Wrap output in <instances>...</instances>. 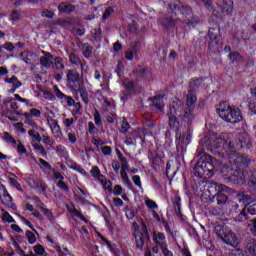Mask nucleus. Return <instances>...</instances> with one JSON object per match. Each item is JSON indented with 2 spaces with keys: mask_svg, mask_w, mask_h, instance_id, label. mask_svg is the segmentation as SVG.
<instances>
[{
  "mask_svg": "<svg viewBox=\"0 0 256 256\" xmlns=\"http://www.w3.org/2000/svg\"><path fill=\"white\" fill-rule=\"evenodd\" d=\"M147 71L148 70L145 67L139 66L136 70V76L140 78L145 77V75H147Z\"/></svg>",
  "mask_w": 256,
  "mask_h": 256,
  "instance_id": "obj_50",
  "label": "nucleus"
},
{
  "mask_svg": "<svg viewBox=\"0 0 256 256\" xmlns=\"http://www.w3.org/2000/svg\"><path fill=\"white\" fill-rule=\"evenodd\" d=\"M1 115H2V117H7V119H9V121H17L13 117H10V115H13V111H11L7 108L2 110Z\"/></svg>",
  "mask_w": 256,
  "mask_h": 256,
  "instance_id": "obj_47",
  "label": "nucleus"
},
{
  "mask_svg": "<svg viewBox=\"0 0 256 256\" xmlns=\"http://www.w3.org/2000/svg\"><path fill=\"white\" fill-rule=\"evenodd\" d=\"M113 13H115V10L113 9V7L106 8V10L102 16L103 21H107V19H109V17H111V15Z\"/></svg>",
  "mask_w": 256,
  "mask_h": 256,
  "instance_id": "obj_44",
  "label": "nucleus"
},
{
  "mask_svg": "<svg viewBox=\"0 0 256 256\" xmlns=\"http://www.w3.org/2000/svg\"><path fill=\"white\" fill-rule=\"evenodd\" d=\"M119 159L122 163V171H128L129 170V162H127V158L125 156H123V154L119 155Z\"/></svg>",
  "mask_w": 256,
  "mask_h": 256,
  "instance_id": "obj_39",
  "label": "nucleus"
},
{
  "mask_svg": "<svg viewBox=\"0 0 256 256\" xmlns=\"http://www.w3.org/2000/svg\"><path fill=\"white\" fill-rule=\"evenodd\" d=\"M34 252L36 253V256L37 255H41V256H46L47 255V252L45 251V248L41 244H38V245L34 246Z\"/></svg>",
  "mask_w": 256,
  "mask_h": 256,
  "instance_id": "obj_37",
  "label": "nucleus"
},
{
  "mask_svg": "<svg viewBox=\"0 0 256 256\" xmlns=\"http://www.w3.org/2000/svg\"><path fill=\"white\" fill-rule=\"evenodd\" d=\"M195 103H197V95H195V92L189 90L186 97L187 108L185 109L182 117V121L188 125H191L195 119V114H193V111H195Z\"/></svg>",
  "mask_w": 256,
  "mask_h": 256,
  "instance_id": "obj_3",
  "label": "nucleus"
},
{
  "mask_svg": "<svg viewBox=\"0 0 256 256\" xmlns=\"http://www.w3.org/2000/svg\"><path fill=\"white\" fill-rule=\"evenodd\" d=\"M58 11L60 13H65L66 15H70V13L75 11V5L68 2H62L58 5Z\"/></svg>",
  "mask_w": 256,
  "mask_h": 256,
  "instance_id": "obj_18",
  "label": "nucleus"
},
{
  "mask_svg": "<svg viewBox=\"0 0 256 256\" xmlns=\"http://www.w3.org/2000/svg\"><path fill=\"white\" fill-rule=\"evenodd\" d=\"M203 83V78H192L190 80V90L192 91V93H195V91H197V89H199V87H201V84Z\"/></svg>",
  "mask_w": 256,
  "mask_h": 256,
  "instance_id": "obj_22",
  "label": "nucleus"
},
{
  "mask_svg": "<svg viewBox=\"0 0 256 256\" xmlns=\"http://www.w3.org/2000/svg\"><path fill=\"white\" fill-rule=\"evenodd\" d=\"M101 184L103 185L104 189H108L109 191H111L112 183L110 182V180H107V178H105V176H104V180H103V182H101Z\"/></svg>",
  "mask_w": 256,
  "mask_h": 256,
  "instance_id": "obj_63",
  "label": "nucleus"
},
{
  "mask_svg": "<svg viewBox=\"0 0 256 256\" xmlns=\"http://www.w3.org/2000/svg\"><path fill=\"white\" fill-rule=\"evenodd\" d=\"M246 248L248 249L250 255L256 256V240L251 238L247 241Z\"/></svg>",
  "mask_w": 256,
  "mask_h": 256,
  "instance_id": "obj_25",
  "label": "nucleus"
},
{
  "mask_svg": "<svg viewBox=\"0 0 256 256\" xmlns=\"http://www.w3.org/2000/svg\"><path fill=\"white\" fill-rule=\"evenodd\" d=\"M213 185L216 191H218L214 196L217 205H219V207H222V209H227V207H231V204H229V196L225 194L227 193V191H229V188L223 184L213 183Z\"/></svg>",
  "mask_w": 256,
  "mask_h": 256,
  "instance_id": "obj_4",
  "label": "nucleus"
},
{
  "mask_svg": "<svg viewBox=\"0 0 256 256\" xmlns=\"http://www.w3.org/2000/svg\"><path fill=\"white\" fill-rule=\"evenodd\" d=\"M131 47H132V49H130V51L133 52L135 57H138L139 56V42L138 41L134 42V44H132Z\"/></svg>",
  "mask_w": 256,
  "mask_h": 256,
  "instance_id": "obj_55",
  "label": "nucleus"
},
{
  "mask_svg": "<svg viewBox=\"0 0 256 256\" xmlns=\"http://www.w3.org/2000/svg\"><path fill=\"white\" fill-rule=\"evenodd\" d=\"M51 131H52V133H60L61 132V128L59 127L57 120L52 121Z\"/></svg>",
  "mask_w": 256,
  "mask_h": 256,
  "instance_id": "obj_54",
  "label": "nucleus"
},
{
  "mask_svg": "<svg viewBox=\"0 0 256 256\" xmlns=\"http://www.w3.org/2000/svg\"><path fill=\"white\" fill-rule=\"evenodd\" d=\"M177 21L173 18H162L160 19V23L162 27L169 33H175V30L177 31Z\"/></svg>",
  "mask_w": 256,
  "mask_h": 256,
  "instance_id": "obj_12",
  "label": "nucleus"
},
{
  "mask_svg": "<svg viewBox=\"0 0 256 256\" xmlns=\"http://www.w3.org/2000/svg\"><path fill=\"white\" fill-rule=\"evenodd\" d=\"M173 203L176 215H181V197H176Z\"/></svg>",
  "mask_w": 256,
  "mask_h": 256,
  "instance_id": "obj_36",
  "label": "nucleus"
},
{
  "mask_svg": "<svg viewBox=\"0 0 256 256\" xmlns=\"http://www.w3.org/2000/svg\"><path fill=\"white\" fill-rule=\"evenodd\" d=\"M129 122H127V120H125V118H123L122 123H121V127H120V131L122 133H125L126 131H129Z\"/></svg>",
  "mask_w": 256,
  "mask_h": 256,
  "instance_id": "obj_53",
  "label": "nucleus"
},
{
  "mask_svg": "<svg viewBox=\"0 0 256 256\" xmlns=\"http://www.w3.org/2000/svg\"><path fill=\"white\" fill-rule=\"evenodd\" d=\"M149 101H151L150 107L163 111V107H165V104L163 103V95L160 94L153 98H149Z\"/></svg>",
  "mask_w": 256,
  "mask_h": 256,
  "instance_id": "obj_16",
  "label": "nucleus"
},
{
  "mask_svg": "<svg viewBox=\"0 0 256 256\" xmlns=\"http://www.w3.org/2000/svg\"><path fill=\"white\" fill-rule=\"evenodd\" d=\"M69 61L72 65H75L76 67H79V65H81L82 60L75 53H70L69 54Z\"/></svg>",
  "mask_w": 256,
  "mask_h": 256,
  "instance_id": "obj_27",
  "label": "nucleus"
},
{
  "mask_svg": "<svg viewBox=\"0 0 256 256\" xmlns=\"http://www.w3.org/2000/svg\"><path fill=\"white\" fill-rule=\"evenodd\" d=\"M1 189L3 193L1 198L3 205H5V207H7L8 209H13L15 211V209H17V206L13 204V197H11V194H9L5 186L1 185Z\"/></svg>",
  "mask_w": 256,
  "mask_h": 256,
  "instance_id": "obj_10",
  "label": "nucleus"
},
{
  "mask_svg": "<svg viewBox=\"0 0 256 256\" xmlns=\"http://www.w3.org/2000/svg\"><path fill=\"white\" fill-rule=\"evenodd\" d=\"M78 91L84 103H88L89 98H88L87 88L80 86L78 87Z\"/></svg>",
  "mask_w": 256,
  "mask_h": 256,
  "instance_id": "obj_34",
  "label": "nucleus"
},
{
  "mask_svg": "<svg viewBox=\"0 0 256 256\" xmlns=\"http://www.w3.org/2000/svg\"><path fill=\"white\" fill-rule=\"evenodd\" d=\"M208 37L210 39L208 48L210 51L214 53H221L223 50V41L221 40V36H219V32L215 28H210L208 31Z\"/></svg>",
  "mask_w": 256,
  "mask_h": 256,
  "instance_id": "obj_5",
  "label": "nucleus"
},
{
  "mask_svg": "<svg viewBox=\"0 0 256 256\" xmlns=\"http://www.w3.org/2000/svg\"><path fill=\"white\" fill-rule=\"evenodd\" d=\"M214 155H218V157H227L229 155V151L227 150H210Z\"/></svg>",
  "mask_w": 256,
  "mask_h": 256,
  "instance_id": "obj_52",
  "label": "nucleus"
},
{
  "mask_svg": "<svg viewBox=\"0 0 256 256\" xmlns=\"http://www.w3.org/2000/svg\"><path fill=\"white\" fill-rule=\"evenodd\" d=\"M248 187H255L256 189V170H254L248 180Z\"/></svg>",
  "mask_w": 256,
  "mask_h": 256,
  "instance_id": "obj_48",
  "label": "nucleus"
},
{
  "mask_svg": "<svg viewBox=\"0 0 256 256\" xmlns=\"http://www.w3.org/2000/svg\"><path fill=\"white\" fill-rule=\"evenodd\" d=\"M209 145V136H206L200 141V145L196 150V157L198 161L192 170L195 177L202 178L205 177V175L209 176L210 173H213L215 166L219 164L217 159H214L211 155L205 153V147L208 149Z\"/></svg>",
  "mask_w": 256,
  "mask_h": 256,
  "instance_id": "obj_1",
  "label": "nucleus"
},
{
  "mask_svg": "<svg viewBox=\"0 0 256 256\" xmlns=\"http://www.w3.org/2000/svg\"><path fill=\"white\" fill-rule=\"evenodd\" d=\"M42 213H44V215L47 217V219H49L51 221V223H55V216H53V213L51 212V210L47 209V208H41Z\"/></svg>",
  "mask_w": 256,
  "mask_h": 256,
  "instance_id": "obj_38",
  "label": "nucleus"
},
{
  "mask_svg": "<svg viewBox=\"0 0 256 256\" xmlns=\"http://www.w3.org/2000/svg\"><path fill=\"white\" fill-rule=\"evenodd\" d=\"M90 173L92 176L95 177V179H98L100 183H103V181H105V176L101 174V170H99V167L94 166Z\"/></svg>",
  "mask_w": 256,
  "mask_h": 256,
  "instance_id": "obj_23",
  "label": "nucleus"
},
{
  "mask_svg": "<svg viewBox=\"0 0 256 256\" xmlns=\"http://www.w3.org/2000/svg\"><path fill=\"white\" fill-rule=\"evenodd\" d=\"M234 163L237 165V167L245 168L248 165H251V158L244 154H238L234 160Z\"/></svg>",
  "mask_w": 256,
  "mask_h": 256,
  "instance_id": "obj_15",
  "label": "nucleus"
},
{
  "mask_svg": "<svg viewBox=\"0 0 256 256\" xmlns=\"http://www.w3.org/2000/svg\"><path fill=\"white\" fill-rule=\"evenodd\" d=\"M17 151H18L19 155H25V153H27V149L21 142H19L17 145Z\"/></svg>",
  "mask_w": 256,
  "mask_h": 256,
  "instance_id": "obj_60",
  "label": "nucleus"
},
{
  "mask_svg": "<svg viewBox=\"0 0 256 256\" xmlns=\"http://www.w3.org/2000/svg\"><path fill=\"white\" fill-rule=\"evenodd\" d=\"M39 163L40 167H44V169H48L49 171H51L52 167L51 164H49V162L45 161L43 158H40Z\"/></svg>",
  "mask_w": 256,
  "mask_h": 256,
  "instance_id": "obj_59",
  "label": "nucleus"
},
{
  "mask_svg": "<svg viewBox=\"0 0 256 256\" xmlns=\"http://www.w3.org/2000/svg\"><path fill=\"white\" fill-rule=\"evenodd\" d=\"M153 241L156 245H159L161 247V244L165 243V234H163L162 232H159L158 234H156L154 232Z\"/></svg>",
  "mask_w": 256,
  "mask_h": 256,
  "instance_id": "obj_26",
  "label": "nucleus"
},
{
  "mask_svg": "<svg viewBox=\"0 0 256 256\" xmlns=\"http://www.w3.org/2000/svg\"><path fill=\"white\" fill-rule=\"evenodd\" d=\"M216 111L219 117H221L223 121H227V123L235 124L243 121L241 110L231 107L227 102L220 103Z\"/></svg>",
  "mask_w": 256,
  "mask_h": 256,
  "instance_id": "obj_2",
  "label": "nucleus"
},
{
  "mask_svg": "<svg viewBox=\"0 0 256 256\" xmlns=\"http://www.w3.org/2000/svg\"><path fill=\"white\" fill-rule=\"evenodd\" d=\"M70 213L72 215H74L75 217H79V219H81V221H84L85 223H87V218H85V216L83 214H81V212H79V210H77V208L73 207V209L70 211Z\"/></svg>",
  "mask_w": 256,
  "mask_h": 256,
  "instance_id": "obj_42",
  "label": "nucleus"
},
{
  "mask_svg": "<svg viewBox=\"0 0 256 256\" xmlns=\"http://www.w3.org/2000/svg\"><path fill=\"white\" fill-rule=\"evenodd\" d=\"M58 187L62 190V191H65V193H68L69 192V186H67V184L65 183V181L63 180H60L58 181Z\"/></svg>",
  "mask_w": 256,
  "mask_h": 256,
  "instance_id": "obj_57",
  "label": "nucleus"
},
{
  "mask_svg": "<svg viewBox=\"0 0 256 256\" xmlns=\"http://www.w3.org/2000/svg\"><path fill=\"white\" fill-rule=\"evenodd\" d=\"M188 135L186 136V141H185V136H182L181 134H179V132H177L176 134V139H177V149L179 151V149L181 151H185V149H187V145H189V143H191V128H188Z\"/></svg>",
  "mask_w": 256,
  "mask_h": 256,
  "instance_id": "obj_9",
  "label": "nucleus"
},
{
  "mask_svg": "<svg viewBox=\"0 0 256 256\" xmlns=\"http://www.w3.org/2000/svg\"><path fill=\"white\" fill-rule=\"evenodd\" d=\"M32 146L34 147L35 151H37V153H40V155H42V157L47 156V151H45V147H43V145L34 142L32 143Z\"/></svg>",
  "mask_w": 256,
  "mask_h": 256,
  "instance_id": "obj_28",
  "label": "nucleus"
},
{
  "mask_svg": "<svg viewBox=\"0 0 256 256\" xmlns=\"http://www.w3.org/2000/svg\"><path fill=\"white\" fill-rule=\"evenodd\" d=\"M123 85L128 91H133L135 89V82H133V80L125 79Z\"/></svg>",
  "mask_w": 256,
  "mask_h": 256,
  "instance_id": "obj_41",
  "label": "nucleus"
},
{
  "mask_svg": "<svg viewBox=\"0 0 256 256\" xmlns=\"http://www.w3.org/2000/svg\"><path fill=\"white\" fill-rule=\"evenodd\" d=\"M233 169H234L233 167L227 166V164H223V163L219 164V171H220L222 177H224L226 181H227V179H229V173H231V171H233Z\"/></svg>",
  "mask_w": 256,
  "mask_h": 256,
  "instance_id": "obj_20",
  "label": "nucleus"
},
{
  "mask_svg": "<svg viewBox=\"0 0 256 256\" xmlns=\"http://www.w3.org/2000/svg\"><path fill=\"white\" fill-rule=\"evenodd\" d=\"M199 18L197 17V15H191L186 17V19L183 21V23H185L188 27H193L195 25H197V23H199Z\"/></svg>",
  "mask_w": 256,
  "mask_h": 256,
  "instance_id": "obj_24",
  "label": "nucleus"
},
{
  "mask_svg": "<svg viewBox=\"0 0 256 256\" xmlns=\"http://www.w3.org/2000/svg\"><path fill=\"white\" fill-rule=\"evenodd\" d=\"M144 119L146 120V122H145L146 127H149L150 129H153V127H155V120L151 119L149 117V114L145 115Z\"/></svg>",
  "mask_w": 256,
  "mask_h": 256,
  "instance_id": "obj_46",
  "label": "nucleus"
},
{
  "mask_svg": "<svg viewBox=\"0 0 256 256\" xmlns=\"http://www.w3.org/2000/svg\"><path fill=\"white\" fill-rule=\"evenodd\" d=\"M93 53V47H91L89 44H84L83 45V52L82 55L86 58L89 59L91 57V54Z\"/></svg>",
  "mask_w": 256,
  "mask_h": 256,
  "instance_id": "obj_30",
  "label": "nucleus"
},
{
  "mask_svg": "<svg viewBox=\"0 0 256 256\" xmlns=\"http://www.w3.org/2000/svg\"><path fill=\"white\" fill-rule=\"evenodd\" d=\"M236 199L239 203H247L251 199L250 195L245 194V192H240L236 195Z\"/></svg>",
  "mask_w": 256,
  "mask_h": 256,
  "instance_id": "obj_32",
  "label": "nucleus"
},
{
  "mask_svg": "<svg viewBox=\"0 0 256 256\" xmlns=\"http://www.w3.org/2000/svg\"><path fill=\"white\" fill-rule=\"evenodd\" d=\"M160 249L162 250V253L164 256H173V252L169 251V249H167V242H162L160 244Z\"/></svg>",
  "mask_w": 256,
  "mask_h": 256,
  "instance_id": "obj_43",
  "label": "nucleus"
},
{
  "mask_svg": "<svg viewBox=\"0 0 256 256\" xmlns=\"http://www.w3.org/2000/svg\"><path fill=\"white\" fill-rule=\"evenodd\" d=\"M248 228L250 229V233L256 237V218L248 220Z\"/></svg>",
  "mask_w": 256,
  "mask_h": 256,
  "instance_id": "obj_33",
  "label": "nucleus"
},
{
  "mask_svg": "<svg viewBox=\"0 0 256 256\" xmlns=\"http://www.w3.org/2000/svg\"><path fill=\"white\" fill-rule=\"evenodd\" d=\"M81 109H82L81 103L76 102L74 104V109L72 110V115H81L82 114Z\"/></svg>",
  "mask_w": 256,
  "mask_h": 256,
  "instance_id": "obj_51",
  "label": "nucleus"
},
{
  "mask_svg": "<svg viewBox=\"0 0 256 256\" xmlns=\"http://www.w3.org/2000/svg\"><path fill=\"white\" fill-rule=\"evenodd\" d=\"M26 237L28 239V243H30V245H33V243H35L37 241V237L35 236V234L31 231H26Z\"/></svg>",
  "mask_w": 256,
  "mask_h": 256,
  "instance_id": "obj_45",
  "label": "nucleus"
},
{
  "mask_svg": "<svg viewBox=\"0 0 256 256\" xmlns=\"http://www.w3.org/2000/svg\"><path fill=\"white\" fill-rule=\"evenodd\" d=\"M72 169H74V171H78V173H81V175H87V171H85V169L77 163L73 165Z\"/></svg>",
  "mask_w": 256,
  "mask_h": 256,
  "instance_id": "obj_56",
  "label": "nucleus"
},
{
  "mask_svg": "<svg viewBox=\"0 0 256 256\" xmlns=\"http://www.w3.org/2000/svg\"><path fill=\"white\" fill-rule=\"evenodd\" d=\"M54 65L58 71L65 69V64H63V58L61 57H56L54 59Z\"/></svg>",
  "mask_w": 256,
  "mask_h": 256,
  "instance_id": "obj_35",
  "label": "nucleus"
},
{
  "mask_svg": "<svg viewBox=\"0 0 256 256\" xmlns=\"http://www.w3.org/2000/svg\"><path fill=\"white\" fill-rule=\"evenodd\" d=\"M92 36L94 38V41H101V38L103 37L101 33V28L94 29L92 31Z\"/></svg>",
  "mask_w": 256,
  "mask_h": 256,
  "instance_id": "obj_49",
  "label": "nucleus"
},
{
  "mask_svg": "<svg viewBox=\"0 0 256 256\" xmlns=\"http://www.w3.org/2000/svg\"><path fill=\"white\" fill-rule=\"evenodd\" d=\"M134 239L136 241V249L143 251V247H145V242L150 241L151 237L149 236V231L147 230V225L142 222V230L141 233L134 234Z\"/></svg>",
  "mask_w": 256,
  "mask_h": 256,
  "instance_id": "obj_7",
  "label": "nucleus"
},
{
  "mask_svg": "<svg viewBox=\"0 0 256 256\" xmlns=\"http://www.w3.org/2000/svg\"><path fill=\"white\" fill-rule=\"evenodd\" d=\"M232 63H237L239 61H242L243 57L241 56V54H239V52H232L229 55Z\"/></svg>",
  "mask_w": 256,
  "mask_h": 256,
  "instance_id": "obj_40",
  "label": "nucleus"
},
{
  "mask_svg": "<svg viewBox=\"0 0 256 256\" xmlns=\"http://www.w3.org/2000/svg\"><path fill=\"white\" fill-rule=\"evenodd\" d=\"M66 79L71 87H77L81 81L79 78V72L76 70H68Z\"/></svg>",
  "mask_w": 256,
  "mask_h": 256,
  "instance_id": "obj_14",
  "label": "nucleus"
},
{
  "mask_svg": "<svg viewBox=\"0 0 256 256\" xmlns=\"http://www.w3.org/2000/svg\"><path fill=\"white\" fill-rule=\"evenodd\" d=\"M42 53L44 56L40 57V65L48 69V67H51V65H53V55L46 51H42Z\"/></svg>",
  "mask_w": 256,
  "mask_h": 256,
  "instance_id": "obj_17",
  "label": "nucleus"
},
{
  "mask_svg": "<svg viewBox=\"0 0 256 256\" xmlns=\"http://www.w3.org/2000/svg\"><path fill=\"white\" fill-rule=\"evenodd\" d=\"M152 163H153V165L161 167V165H163V159H161V157H158V156L153 157Z\"/></svg>",
  "mask_w": 256,
  "mask_h": 256,
  "instance_id": "obj_61",
  "label": "nucleus"
},
{
  "mask_svg": "<svg viewBox=\"0 0 256 256\" xmlns=\"http://www.w3.org/2000/svg\"><path fill=\"white\" fill-rule=\"evenodd\" d=\"M170 114L181 115L183 113V102L179 98H173L170 103Z\"/></svg>",
  "mask_w": 256,
  "mask_h": 256,
  "instance_id": "obj_13",
  "label": "nucleus"
},
{
  "mask_svg": "<svg viewBox=\"0 0 256 256\" xmlns=\"http://www.w3.org/2000/svg\"><path fill=\"white\" fill-rule=\"evenodd\" d=\"M28 185L32 189H39L41 187V180H35L32 176L28 178Z\"/></svg>",
  "mask_w": 256,
  "mask_h": 256,
  "instance_id": "obj_29",
  "label": "nucleus"
},
{
  "mask_svg": "<svg viewBox=\"0 0 256 256\" xmlns=\"http://www.w3.org/2000/svg\"><path fill=\"white\" fill-rule=\"evenodd\" d=\"M177 117H181V119H183V114L168 113V123L170 129H177V127H179V121H177Z\"/></svg>",
  "mask_w": 256,
  "mask_h": 256,
  "instance_id": "obj_19",
  "label": "nucleus"
},
{
  "mask_svg": "<svg viewBox=\"0 0 256 256\" xmlns=\"http://www.w3.org/2000/svg\"><path fill=\"white\" fill-rule=\"evenodd\" d=\"M3 221H7L8 223H15V219L12 218L11 214L9 212H4L2 216Z\"/></svg>",
  "mask_w": 256,
  "mask_h": 256,
  "instance_id": "obj_58",
  "label": "nucleus"
},
{
  "mask_svg": "<svg viewBox=\"0 0 256 256\" xmlns=\"http://www.w3.org/2000/svg\"><path fill=\"white\" fill-rule=\"evenodd\" d=\"M246 177L247 175L245 174V171L234 168L233 170H230L226 181L228 183H232V185H243L245 183Z\"/></svg>",
  "mask_w": 256,
  "mask_h": 256,
  "instance_id": "obj_6",
  "label": "nucleus"
},
{
  "mask_svg": "<svg viewBox=\"0 0 256 256\" xmlns=\"http://www.w3.org/2000/svg\"><path fill=\"white\" fill-rule=\"evenodd\" d=\"M249 109L256 115V100H252L249 104Z\"/></svg>",
  "mask_w": 256,
  "mask_h": 256,
  "instance_id": "obj_64",
  "label": "nucleus"
},
{
  "mask_svg": "<svg viewBox=\"0 0 256 256\" xmlns=\"http://www.w3.org/2000/svg\"><path fill=\"white\" fill-rule=\"evenodd\" d=\"M218 235L222 238L224 243H227V245H230L231 247H237V245H239V239H237V235L233 232H227L224 234L218 233Z\"/></svg>",
  "mask_w": 256,
  "mask_h": 256,
  "instance_id": "obj_11",
  "label": "nucleus"
},
{
  "mask_svg": "<svg viewBox=\"0 0 256 256\" xmlns=\"http://www.w3.org/2000/svg\"><path fill=\"white\" fill-rule=\"evenodd\" d=\"M146 205L149 209H157V203L151 199L146 200Z\"/></svg>",
  "mask_w": 256,
  "mask_h": 256,
  "instance_id": "obj_62",
  "label": "nucleus"
},
{
  "mask_svg": "<svg viewBox=\"0 0 256 256\" xmlns=\"http://www.w3.org/2000/svg\"><path fill=\"white\" fill-rule=\"evenodd\" d=\"M249 215H256V203H250L246 205L241 211L236 221L243 223V221H249Z\"/></svg>",
  "mask_w": 256,
  "mask_h": 256,
  "instance_id": "obj_8",
  "label": "nucleus"
},
{
  "mask_svg": "<svg viewBox=\"0 0 256 256\" xmlns=\"http://www.w3.org/2000/svg\"><path fill=\"white\" fill-rule=\"evenodd\" d=\"M3 139L6 143H11L13 147L17 145V140H15V138H13L9 132H4Z\"/></svg>",
  "mask_w": 256,
  "mask_h": 256,
  "instance_id": "obj_31",
  "label": "nucleus"
},
{
  "mask_svg": "<svg viewBox=\"0 0 256 256\" xmlns=\"http://www.w3.org/2000/svg\"><path fill=\"white\" fill-rule=\"evenodd\" d=\"M222 13H224V15H231V13H233V1L231 0L223 1Z\"/></svg>",
  "mask_w": 256,
  "mask_h": 256,
  "instance_id": "obj_21",
  "label": "nucleus"
}]
</instances>
